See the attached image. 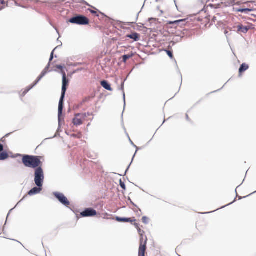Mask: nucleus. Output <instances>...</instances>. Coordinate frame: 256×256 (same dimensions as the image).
Here are the masks:
<instances>
[{
  "label": "nucleus",
  "mask_w": 256,
  "mask_h": 256,
  "mask_svg": "<svg viewBox=\"0 0 256 256\" xmlns=\"http://www.w3.org/2000/svg\"><path fill=\"white\" fill-rule=\"evenodd\" d=\"M120 186L124 189H125V184L124 183L120 182Z\"/></svg>",
  "instance_id": "c756f323"
},
{
  "label": "nucleus",
  "mask_w": 256,
  "mask_h": 256,
  "mask_svg": "<svg viewBox=\"0 0 256 256\" xmlns=\"http://www.w3.org/2000/svg\"><path fill=\"white\" fill-rule=\"evenodd\" d=\"M92 114L90 112L76 114L72 120V123L76 126H80L87 120L86 118L88 116H92Z\"/></svg>",
  "instance_id": "f03ea898"
},
{
  "label": "nucleus",
  "mask_w": 256,
  "mask_h": 256,
  "mask_svg": "<svg viewBox=\"0 0 256 256\" xmlns=\"http://www.w3.org/2000/svg\"><path fill=\"white\" fill-rule=\"evenodd\" d=\"M4 150V146H3V145L2 144H0V152H2Z\"/></svg>",
  "instance_id": "c85d7f7f"
},
{
  "label": "nucleus",
  "mask_w": 256,
  "mask_h": 256,
  "mask_svg": "<svg viewBox=\"0 0 256 256\" xmlns=\"http://www.w3.org/2000/svg\"><path fill=\"white\" fill-rule=\"evenodd\" d=\"M8 6L4 0H0V10L4 9Z\"/></svg>",
  "instance_id": "412c9836"
},
{
  "label": "nucleus",
  "mask_w": 256,
  "mask_h": 256,
  "mask_svg": "<svg viewBox=\"0 0 256 256\" xmlns=\"http://www.w3.org/2000/svg\"><path fill=\"white\" fill-rule=\"evenodd\" d=\"M251 10L248 8H242L238 10V12H250Z\"/></svg>",
  "instance_id": "5701e85b"
},
{
  "label": "nucleus",
  "mask_w": 256,
  "mask_h": 256,
  "mask_svg": "<svg viewBox=\"0 0 256 256\" xmlns=\"http://www.w3.org/2000/svg\"><path fill=\"white\" fill-rule=\"evenodd\" d=\"M46 72H42L41 74L39 76L38 78L36 81V84L38 83L42 78V77L45 75Z\"/></svg>",
  "instance_id": "4be33fe9"
},
{
  "label": "nucleus",
  "mask_w": 256,
  "mask_h": 256,
  "mask_svg": "<svg viewBox=\"0 0 256 256\" xmlns=\"http://www.w3.org/2000/svg\"><path fill=\"white\" fill-rule=\"evenodd\" d=\"M147 238L145 236V240L144 242H140L139 250H138V256H145V252L146 248V242Z\"/></svg>",
  "instance_id": "423d86ee"
},
{
  "label": "nucleus",
  "mask_w": 256,
  "mask_h": 256,
  "mask_svg": "<svg viewBox=\"0 0 256 256\" xmlns=\"http://www.w3.org/2000/svg\"><path fill=\"white\" fill-rule=\"evenodd\" d=\"M41 157L38 156L24 155L22 158V162L27 168H37L41 167L42 162L40 161Z\"/></svg>",
  "instance_id": "f257e3e1"
},
{
  "label": "nucleus",
  "mask_w": 256,
  "mask_h": 256,
  "mask_svg": "<svg viewBox=\"0 0 256 256\" xmlns=\"http://www.w3.org/2000/svg\"><path fill=\"white\" fill-rule=\"evenodd\" d=\"M54 58V52H52V54H51V55H50V61H52V60Z\"/></svg>",
  "instance_id": "cd10ccee"
},
{
  "label": "nucleus",
  "mask_w": 256,
  "mask_h": 256,
  "mask_svg": "<svg viewBox=\"0 0 256 256\" xmlns=\"http://www.w3.org/2000/svg\"><path fill=\"white\" fill-rule=\"evenodd\" d=\"M96 214V212L92 208H86L81 212V215L84 217L93 216Z\"/></svg>",
  "instance_id": "6e6552de"
},
{
  "label": "nucleus",
  "mask_w": 256,
  "mask_h": 256,
  "mask_svg": "<svg viewBox=\"0 0 256 256\" xmlns=\"http://www.w3.org/2000/svg\"><path fill=\"white\" fill-rule=\"evenodd\" d=\"M186 20V19H182L178 20H176L174 22H169V24H180L181 26L185 25V22Z\"/></svg>",
  "instance_id": "dca6fc26"
},
{
  "label": "nucleus",
  "mask_w": 256,
  "mask_h": 256,
  "mask_svg": "<svg viewBox=\"0 0 256 256\" xmlns=\"http://www.w3.org/2000/svg\"><path fill=\"white\" fill-rule=\"evenodd\" d=\"M68 80L66 78V72L62 71V95L65 96L66 92V86L68 84Z\"/></svg>",
  "instance_id": "0eeeda50"
},
{
  "label": "nucleus",
  "mask_w": 256,
  "mask_h": 256,
  "mask_svg": "<svg viewBox=\"0 0 256 256\" xmlns=\"http://www.w3.org/2000/svg\"><path fill=\"white\" fill-rule=\"evenodd\" d=\"M92 13H93V14H94V13H96V12H94V11H92Z\"/></svg>",
  "instance_id": "7c9ffc66"
},
{
  "label": "nucleus",
  "mask_w": 256,
  "mask_h": 256,
  "mask_svg": "<svg viewBox=\"0 0 256 256\" xmlns=\"http://www.w3.org/2000/svg\"><path fill=\"white\" fill-rule=\"evenodd\" d=\"M64 96L63 95L61 96V98L60 100L59 104H58V114H60L62 112V108H63V101Z\"/></svg>",
  "instance_id": "2eb2a0df"
},
{
  "label": "nucleus",
  "mask_w": 256,
  "mask_h": 256,
  "mask_svg": "<svg viewBox=\"0 0 256 256\" xmlns=\"http://www.w3.org/2000/svg\"><path fill=\"white\" fill-rule=\"evenodd\" d=\"M80 136H81V134H80ZM78 138H80V136H78Z\"/></svg>",
  "instance_id": "473e14b6"
},
{
  "label": "nucleus",
  "mask_w": 256,
  "mask_h": 256,
  "mask_svg": "<svg viewBox=\"0 0 256 256\" xmlns=\"http://www.w3.org/2000/svg\"><path fill=\"white\" fill-rule=\"evenodd\" d=\"M8 157V155L6 152H2L0 154V160H6Z\"/></svg>",
  "instance_id": "aec40b11"
},
{
  "label": "nucleus",
  "mask_w": 256,
  "mask_h": 256,
  "mask_svg": "<svg viewBox=\"0 0 256 256\" xmlns=\"http://www.w3.org/2000/svg\"><path fill=\"white\" fill-rule=\"evenodd\" d=\"M133 56H134V54L132 53H131L130 54L123 56H122L123 62L126 63V61L132 58Z\"/></svg>",
  "instance_id": "6ab92c4d"
},
{
  "label": "nucleus",
  "mask_w": 256,
  "mask_h": 256,
  "mask_svg": "<svg viewBox=\"0 0 256 256\" xmlns=\"http://www.w3.org/2000/svg\"><path fill=\"white\" fill-rule=\"evenodd\" d=\"M101 86L104 88L106 90L109 91H112V89L110 86V85L106 81L103 80L100 82Z\"/></svg>",
  "instance_id": "f8f14e48"
},
{
  "label": "nucleus",
  "mask_w": 256,
  "mask_h": 256,
  "mask_svg": "<svg viewBox=\"0 0 256 256\" xmlns=\"http://www.w3.org/2000/svg\"><path fill=\"white\" fill-rule=\"evenodd\" d=\"M134 224L135 226V227L137 229V230H138L139 228H140L138 224L134 223Z\"/></svg>",
  "instance_id": "a878e982"
},
{
  "label": "nucleus",
  "mask_w": 256,
  "mask_h": 256,
  "mask_svg": "<svg viewBox=\"0 0 256 256\" xmlns=\"http://www.w3.org/2000/svg\"><path fill=\"white\" fill-rule=\"evenodd\" d=\"M95 98V94H92L90 96H86L82 100V104H84L86 102H88L90 101H91L92 99H94Z\"/></svg>",
  "instance_id": "4468645a"
},
{
  "label": "nucleus",
  "mask_w": 256,
  "mask_h": 256,
  "mask_svg": "<svg viewBox=\"0 0 256 256\" xmlns=\"http://www.w3.org/2000/svg\"><path fill=\"white\" fill-rule=\"evenodd\" d=\"M142 221L144 224H147L148 222V218L146 216H143L142 218Z\"/></svg>",
  "instance_id": "b1692460"
},
{
  "label": "nucleus",
  "mask_w": 256,
  "mask_h": 256,
  "mask_svg": "<svg viewBox=\"0 0 256 256\" xmlns=\"http://www.w3.org/2000/svg\"><path fill=\"white\" fill-rule=\"evenodd\" d=\"M54 195L64 205L66 206H68L70 205V202L68 198L62 194L56 192L54 194Z\"/></svg>",
  "instance_id": "39448f33"
},
{
  "label": "nucleus",
  "mask_w": 256,
  "mask_h": 256,
  "mask_svg": "<svg viewBox=\"0 0 256 256\" xmlns=\"http://www.w3.org/2000/svg\"><path fill=\"white\" fill-rule=\"evenodd\" d=\"M238 30L239 32H242L244 33H246L248 30L249 28L247 26H244L242 25H239L238 26Z\"/></svg>",
  "instance_id": "f3484780"
},
{
  "label": "nucleus",
  "mask_w": 256,
  "mask_h": 256,
  "mask_svg": "<svg viewBox=\"0 0 256 256\" xmlns=\"http://www.w3.org/2000/svg\"><path fill=\"white\" fill-rule=\"evenodd\" d=\"M138 232L140 236V242H144V240H145V238H144V232L143 230H141L140 228H139L138 230Z\"/></svg>",
  "instance_id": "a211bd4d"
},
{
  "label": "nucleus",
  "mask_w": 256,
  "mask_h": 256,
  "mask_svg": "<svg viewBox=\"0 0 256 256\" xmlns=\"http://www.w3.org/2000/svg\"><path fill=\"white\" fill-rule=\"evenodd\" d=\"M249 68V66L248 64H245V63H244L242 64L240 68H239V74L240 75H242V72H244L245 71H246L248 68Z\"/></svg>",
  "instance_id": "ddd939ff"
},
{
  "label": "nucleus",
  "mask_w": 256,
  "mask_h": 256,
  "mask_svg": "<svg viewBox=\"0 0 256 256\" xmlns=\"http://www.w3.org/2000/svg\"><path fill=\"white\" fill-rule=\"evenodd\" d=\"M76 137V134H73L72 135Z\"/></svg>",
  "instance_id": "2f4dec72"
},
{
  "label": "nucleus",
  "mask_w": 256,
  "mask_h": 256,
  "mask_svg": "<svg viewBox=\"0 0 256 256\" xmlns=\"http://www.w3.org/2000/svg\"><path fill=\"white\" fill-rule=\"evenodd\" d=\"M116 220L118 222H130L132 223L133 222H134L136 221L134 218H122L118 216H116Z\"/></svg>",
  "instance_id": "1a4fd4ad"
},
{
  "label": "nucleus",
  "mask_w": 256,
  "mask_h": 256,
  "mask_svg": "<svg viewBox=\"0 0 256 256\" xmlns=\"http://www.w3.org/2000/svg\"><path fill=\"white\" fill-rule=\"evenodd\" d=\"M68 22L72 24L78 25H86L89 24V20L85 16L78 15L70 18Z\"/></svg>",
  "instance_id": "20e7f679"
},
{
  "label": "nucleus",
  "mask_w": 256,
  "mask_h": 256,
  "mask_svg": "<svg viewBox=\"0 0 256 256\" xmlns=\"http://www.w3.org/2000/svg\"><path fill=\"white\" fill-rule=\"evenodd\" d=\"M44 180V173L42 167H39L34 171V182L38 187H42Z\"/></svg>",
  "instance_id": "7ed1b4c3"
},
{
  "label": "nucleus",
  "mask_w": 256,
  "mask_h": 256,
  "mask_svg": "<svg viewBox=\"0 0 256 256\" xmlns=\"http://www.w3.org/2000/svg\"><path fill=\"white\" fill-rule=\"evenodd\" d=\"M41 190L42 188H40V187H34L28 192V194L30 196H32L39 193Z\"/></svg>",
  "instance_id": "9b49d317"
},
{
  "label": "nucleus",
  "mask_w": 256,
  "mask_h": 256,
  "mask_svg": "<svg viewBox=\"0 0 256 256\" xmlns=\"http://www.w3.org/2000/svg\"><path fill=\"white\" fill-rule=\"evenodd\" d=\"M126 37L133 39L135 42H137L140 40V34L136 32H134L130 34H128Z\"/></svg>",
  "instance_id": "9d476101"
},
{
  "label": "nucleus",
  "mask_w": 256,
  "mask_h": 256,
  "mask_svg": "<svg viewBox=\"0 0 256 256\" xmlns=\"http://www.w3.org/2000/svg\"><path fill=\"white\" fill-rule=\"evenodd\" d=\"M56 68L60 70H62V71H64L62 70V66H60V65H58L56 66Z\"/></svg>",
  "instance_id": "bb28decb"
},
{
  "label": "nucleus",
  "mask_w": 256,
  "mask_h": 256,
  "mask_svg": "<svg viewBox=\"0 0 256 256\" xmlns=\"http://www.w3.org/2000/svg\"><path fill=\"white\" fill-rule=\"evenodd\" d=\"M166 53L168 54V55L171 58H173V54H172V53L171 51H170V50H166Z\"/></svg>",
  "instance_id": "393cba45"
}]
</instances>
